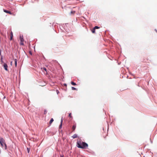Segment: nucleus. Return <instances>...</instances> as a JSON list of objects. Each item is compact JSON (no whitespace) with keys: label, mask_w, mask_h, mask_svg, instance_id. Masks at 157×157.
<instances>
[{"label":"nucleus","mask_w":157,"mask_h":157,"mask_svg":"<svg viewBox=\"0 0 157 157\" xmlns=\"http://www.w3.org/2000/svg\"><path fill=\"white\" fill-rule=\"evenodd\" d=\"M56 92H57V94H58L59 93V91H58V90H56Z\"/></svg>","instance_id":"22"},{"label":"nucleus","mask_w":157,"mask_h":157,"mask_svg":"<svg viewBox=\"0 0 157 157\" xmlns=\"http://www.w3.org/2000/svg\"><path fill=\"white\" fill-rule=\"evenodd\" d=\"M155 31L157 32V30H156V29H155Z\"/></svg>","instance_id":"24"},{"label":"nucleus","mask_w":157,"mask_h":157,"mask_svg":"<svg viewBox=\"0 0 157 157\" xmlns=\"http://www.w3.org/2000/svg\"><path fill=\"white\" fill-rule=\"evenodd\" d=\"M63 122V119L62 118L61 119V123H60V124L59 125V129L61 128Z\"/></svg>","instance_id":"7"},{"label":"nucleus","mask_w":157,"mask_h":157,"mask_svg":"<svg viewBox=\"0 0 157 157\" xmlns=\"http://www.w3.org/2000/svg\"><path fill=\"white\" fill-rule=\"evenodd\" d=\"M1 62L2 63L3 62V60H2V58H1Z\"/></svg>","instance_id":"21"},{"label":"nucleus","mask_w":157,"mask_h":157,"mask_svg":"<svg viewBox=\"0 0 157 157\" xmlns=\"http://www.w3.org/2000/svg\"><path fill=\"white\" fill-rule=\"evenodd\" d=\"M27 149L28 152V153H29V149L28 148H27Z\"/></svg>","instance_id":"20"},{"label":"nucleus","mask_w":157,"mask_h":157,"mask_svg":"<svg viewBox=\"0 0 157 157\" xmlns=\"http://www.w3.org/2000/svg\"><path fill=\"white\" fill-rule=\"evenodd\" d=\"M71 88H72V89L73 90H76V88H75L74 87H71Z\"/></svg>","instance_id":"19"},{"label":"nucleus","mask_w":157,"mask_h":157,"mask_svg":"<svg viewBox=\"0 0 157 157\" xmlns=\"http://www.w3.org/2000/svg\"><path fill=\"white\" fill-rule=\"evenodd\" d=\"M64 85L66 86V84H64Z\"/></svg>","instance_id":"25"},{"label":"nucleus","mask_w":157,"mask_h":157,"mask_svg":"<svg viewBox=\"0 0 157 157\" xmlns=\"http://www.w3.org/2000/svg\"><path fill=\"white\" fill-rule=\"evenodd\" d=\"M95 29L94 28L91 30L92 32L93 33H95Z\"/></svg>","instance_id":"14"},{"label":"nucleus","mask_w":157,"mask_h":157,"mask_svg":"<svg viewBox=\"0 0 157 157\" xmlns=\"http://www.w3.org/2000/svg\"><path fill=\"white\" fill-rule=\"evenodd\" d=\"M13 32L11 31V33H10V40H12L13 39Z\"/></svg>","instance_id":"6"},{"label":"nucleus","mask_w":157,"mask_h":157,"mask_svg":"<svg viewBox=\"0 0 157 157\" xmlns=\"http://www.w3.org/2000/svg\"><path fill=\"white\" fill-rule=\"evenodd\" d=\"M53 121H54L53 119L52 118H51L50 121V122H49L50 124H51L52 123V122Z\"/></svg>","instance_id":"12"},{"label":"nucleus","mask_w":157,"mask_h":157,"mask_svg":"<svg viewBox=\"0 0 157 157\" xmlns=\"http://www.w3.org/2000/svg\"><path fill=\"white\" fill-rule=\"evenodd\" d=\"M41 69L43 71H46V73H47V69L45 67H43L41 68Z\"/></svg>","instance_id":"10"},{"label":"nucleus","mask_w":157,"mask_h":157,"mask_svg":"<svg viewBox=\"0 0 157 157\" xmlns=\"http://www.w3.org/2000/svg\"><path fill=\"white\" fill-rule=\"evenodd\" d=\"M0 144L2 147H4L5 149H6L7 146L5 140L2 138H0Z\"/></svg>","instance_id":"2"},{"label":"nucleus","mask_w":157,"mask_h":157,"mask_svg":"<svg viewBox=\"0 0 157 157\" xmlns=\"http://www.w3.org/2000/svg\"><path fill=\"white\" fill-rule=\"evenodd\" d=\"M77 146L79 148L86 149L88 147V145L85 142L78 140L77 142Z\"/></svg>","instance_id":"1"},{"label":"nucleus","mask_w":157,"mask_h":157,"mask_svg":"<svg viewBox=\"0 0 157 157\" xmlns=\"http://www.w3.org/2000/svg\"><path fill=\"white\" fill-rule=\"evenodd\" d=\"M72 137L74 139L76 138L77 137V135L76 134H75L72 136Z\"/></svg>","instance_id":"9"},{"label":"nucleus","mask_w":157,"mask_h":157,"mask_svg":"<svg viewBox=\"0 0 157 157\" xmlns=\"http://www.w3.org/2000/svg\"><path fill=\"white\" fill-rule=\"evenodd\" d=\"M3 67L5 70L8 71V66L7 65L6 63H4L3 65Z\"/></svg>","instance_id":"4"},{"label":"nucleus","mask_w":157,"mask_h":157,"mask_svg":"<svg viewBox=\"0 0 157 157\" xmlns=\"http://www.w3.org/2000/svg\"><path fill=\"white\" fill-rule=\"evenodd\" d=\"M61 157H63L62 156H61Z\"/></svg>","instance_id":"26"},{"label":"nucleus","mask_w":157,"mask_h":157,"mask_svg":"<svg viewBox=\"0 0 157 157\" xmlns=\"http://www.w3.org/2000/svg\"><path fill=\"white\" fill-rule=\"evenodd\" d=\"M3 11L4 12L9 14L10 15H12V13H11L10 11L7 10H3Z\"/></svg>","instance_id":"5"},{"label":"nucleus","mask_w":157,"mask_h":157,"mask_svg":"<svg viewBox=\"0 0 157 157\" xmlns=\"http://www.w3.org/2000/svg\"><path fill=\"white\" fill-rule=\"evenodd\" d=\"M14 60L15 66L16 67L17 65V60L16 59H15Z\"/></svg>","instance_id":"13"},{"label":"nucleus","mask_w":157,"mask_h":157,"mask_svg":"<svg viewBox=\"0 0 157 157\" xmlns=\"http://www.w3.org/2000/svg\"><path fill=\"white\" fill-rule=\"evenodd\" d=\"M20 44L22 45H24L23 41H24V39H23V36L20 35Z\"/></svg>","instance_id":"3"},{"label":"nucleus","mask_w":157,"mask_h":157,"mask_svg":"<svg viewBox=\"0 0 157 157\" xmlns=\"http://www.w3.org/2000/svg\"><path fill=\"white\" fill-rule=\"evenodd\" d=\"M1 52H2V51L1 50H0V56L1 55Z\"/></svg>","instance_id":"23"},{"label":"nucleus","mask_w":157,"mask_h":157,"mask_svg":"<svg viewBox=\"0 0 157 157\" xmlns=\"http://www.w3.org/2000/svg\"><path fill=\"white\" fill-rule=\"evenodd\" d=\"M71 113H69V117H70L71 118L72 117L71 116Z\"/></svg>","instance_id":"17"},{"label":"nucleus","mask_w":157,"mask_h":157,"mask_svg":"<svg viewBox=\"0 0 157 157\" xmlns=\"http://www.w3.org/2000/svg\"><path fill=\"white\" fill-rule=\"evenodd\" d=\"M71 84L72 85H76V83L73 82H71Z\"/></svg>","instance_id":"15"},{"label":"nucleus","mask_w":157,"mask_h":157,"mask_svg":"<svg viewBox=\"0 0 157 157\" xmlns=\"http://www.w3.org/2000/svg\"><path fill=\"white\" fill-rule=\"evenodd\" d=\"M94 29H99V27H98L97 26H95L94 27Z\"/></svg>","instance_id":"16"},{"label":"nucleus","mask_w":157,"mask_h":157,"mask_svg":"<svg viewBox=\"0 0 157 157\" xmlns=\"http://www.w3.org/2000/svg\"><path fill=\"white\" fill-rule=\"evenodd\" d=\"M75 13V11H72L70 12V14H74Z\"/></svg>","instance_id":"11"},{"label":"nucleus","mask_w":157,"mask_h":157,"mask_svg":"<svg viewBox=\"0 0 157 157\" xmlns=\"http://www.w3.org/2000/svg\"><path fill=\"white\" fill-rule=\"evenodd\" d=\"M76 127V125L74 124L73 125L72 127V129L73 130V131H75V129Z\"/></svg>","instance_id":"8"},{"label":"nucleus","mask_w":157,"mask_h":157,"mask_svg":"<svg viewBox=\"0 0 157 157\" xmlns=\"http://www.w3.org/2000/svg\"><path fill=\"white\" fill-rule=\"evenodd\" d=\"M47 113V111L46 110H45L44 112V114H46Z\"/></svg>","instance_id":"18"}]
</instances>
